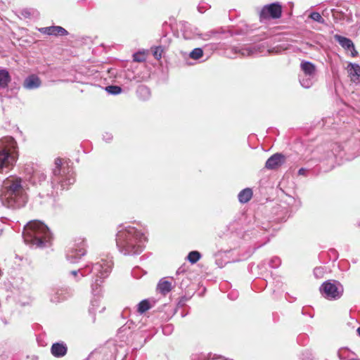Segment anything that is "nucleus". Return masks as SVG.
<instances>
[{
    "label": "nucleus",
    "mask_w": 360,
    "mask_h": 360,
    "mask_svg": "<svg viewBox=\"0 0 360 360\" xmlns=\"http://www.w3.org/2000/svg\"><path fill=\"white\" fill-rule=\"evenodd\" d=\"M163 307L165 311L166 316H162L161 318L162 319L167 320L174 314V308L169 304H165Z\"/></svg>",
    "instance_id": "nucleus-30"
},
{
    "label": "nucleus",
    "mask_w": 360,
    "mask_h": 360,
    "mask_svg": "<svg viewBox=\"0 0 360 360\" xmlns=\"http://www.w3.org/2000/svg\"><path fill=\"white\" fill-rule=\"evenodd\" d=\"M214 34V32L211 31V32H207L203 34H199L198 36L200 38L202 39L203 40L207 41V40H209Z\"/></svg>",
    "instance_id": "nucleus-41"
},
{
    "label": "nucleus",
    "mask_w": 360,
    "mask_h": 360,
    "mask_svg": "<svg viewBox=\"0 0 360 360\" xmlns=\"http://www.w3.org/2000/svg\"><path fill=\"white\" fill-rule=\"evenodd\" d=\"M156 302L157 301L154 297L143 299L136 305V312L139 315H143L154 307Z\"/></svg>",
    "instance_id": "nucleus-11"
},
{
    "label": "nucleus",
    "mask_w": 360,
    "mask_h": 360,
    "mask_svg": "<svg viewBox=\"0 0 360 360\" xmlns=\"http://www.w3.org/2000/svg\"><path fill=\"white\" fill-rule=\"evenodd\" d=\"M113 262L110 259H101L95 263H88L84 267L78 270H72L69 274L76 282L90 274H93L94 283L91 284L92 292L97 295L100 292L99 287L104 279L110 275Z\"/></svg>",
    "instance_id": "nucleus-3"
},
{
    "label": "nucleus",
    "mask_w": 360,
    "mask_h": 360,
    "mask_svg": "<svg viewBox=\"0 0 360 360\" xmlns=\"http://www.w3.org/2000/svg\"><path fill=\"white\" fill-rule=\"evenodd\" d=\"M341 352H342V350H339V352H338V356H339V357H340V359H342Z\"/></svg>",
    "instance_id": "nucleus-45"
},
{
    "label": "nucleus",
    "mask_w": 360,
    "mask_h": 360,
    "mask_svg": "<svg viewBox=\"0 0 360 360\" xmlns=\"http://www.w3.org/2000/svg\"><path fill=\"white\" fill-rule=\"evenodd\" d=\"M281 264V259L278 257H274L270 261V265L273 268H276Z\"/></svg>",
    "instance_id": "nucleus-39"
},
{
    "label": "nucleus",
    "mask_w": 360,
    "mask_h": 360,
    "mask_svg": "<svg viewBox=\"0 0 360 360\" xmlns=\"http://www.w3.org/2000/svg\"><path fill=\"white\" fill-rule=\"evenodd\" d=\"M172 330V328L171 326H165L162 328V332L164 334L169 335L171 333Z\"/></svg>",
    "instance_id": "nucleus-42"
},
{
    "label": "nucleus",
    "mask_w": 360,
    "mask_h": 360,
    "mask_svg": "<svg viewBox=\"0 0 360 360\" xmlns=\"http://www.w3.org/2000/svg\"><path fill=\"white\" fill-rule=\"evenodd\" d=\"M86 254V243L84 238L77 239L66 250V259L76 264Z\"/></svg>",
    "instance_id": "nucleus-7"
},
{
    "label": "nucleus",
    "mask_w": 360,
    "mask_h": 360,
    "mask_svg": "<svg viewBox=\"0 0 360 360\" xmlns=\"http://www.w3.org/2000/svg\"><path fill=\"white\" fill-rule=\"evenodd\" d=\"M335 39L345 49L348 51H354V45L351 39L349 38L335 34L334 36Z\"/></svg>",
    "instance_id": "nucleus-19"
},
{
    "label": "nucleus",
    "mask_w": 360,
    "mask_h": 360,
    "mask_svg": "<svg viewBox=\"0 0 360 360\" xmlns=\"http://www.w3.org/2000/svg\"><path fill=\"white\" fill-rule=\"evenodd\" d=\"M131 331H130V327L128 326L127 324L122 326L121 328H119L118 330V332H117V335H120V338H122V333H124V334H128V333H130Z\"/></svg>",
    "instance_id": "nucleus-34"
},
{
    "label": "nucleus",
    "mask_w": 360,
    "mask_h": 360,
    "mask_svg": "<svg viewBox=\"0 0 360 360\" xmlns=\"http://www.w3.org/2000/svg\"><path fill=\"white\" fill-rule=\"evenodd\" d=\"M300 69L302 74L308 76H314L316 75V68L314 64L311 62L302 60L300 63Z\"/></svg>",
    "instance_id": "nucleus-18"
},
{
    "label": "nucleus",
    "mask_w": 360,
    "mask_h": 360,
    "mask_svg": "<svg viewBox=\"0 0 360 360\" xmlns=\"http://www.w3.org/2000/svg\"><path fill=\"white\" fill-rule=\"evenodd\" d=\"M18 157V144L12 136L0 139V173H8Z\"/></svg>",
    "instance_id": "nucleus-6"
},
{
    "label": "nucleus",
    "mask_w": 360,
    "mask_h": 360,
    "mask_svg": "<svg viewBox=\"0 0 360 360\" xmlns=\"http://www.w3.org/2000/svg\"><path fill=\"white\" fill-rule=\"evenodd\" d=\"M27 195L20 178L13 177L4 183L0 193V202L3 206L11 210H18L25 206Z\"/></svg>",
    "instance_id": "nucleus-4"
},
{
    "label": "nucleus",
    "mask_w": 360,
    "mask_h": 360,
    "mask_svg": "<svg viewBox=\"0 0 360 360\" xmlns=\"http://www.w3.org/2000/svg\"><path fill=\"white\" fill-rule=\"evenodd\" d=\"M131 276L136 279L141 278L142 276V270L139 268L133 269L131 271Z\"/></svg>",
    "instance_id": "nucleus-37"
},
{
    "label": "nucleus",
    "mask_w": 360,
    "mask_h": 360,
    "mask_svg": "<svg viewBox=\"0 0 360 360\" xmlns=\"http://www.w3.org/2000/svg\"><path fill=\"white\" fill-rule=\"evenodd\" d=\"M137 94L143 96V99H147L149 98L150 92L149 88L146 86H140L137 89Z\"/></svg>",
    "instance_id": "nucleus-28"
},
{
    "label": "nucleus",
    "mask_w": 360,
    "mask_h": 360,
    "mask_svg": "<svg viewBox=\"0 0 360 360\" xmlns=\"http://www.w3.org/2000/svg\"><path fill=\"white\" fill-rule=\"evenodd\" d=\"M20 15L25 18H29L32 15V11L30 8H23L20 11Z\"/></svg>",
    "instance_id": "nucleus-38"
},
{
    "label": "nucleus",
    "mask_w": 360,
    "mask_h": 360,
    "mask_svg": "<svg viewBox=\"0 0 360 360\" xmlns=\"http://www.w3.org/2000/svg\"><path fill=\"white\" fill-rule=\"evenodd\" d=\"M22 238L31 247L43 248L51 245L52 233L42 221L33 220L24 226Z\"/></svg>",
    "instance_id": "nucleus-5"
},
{
    "label": "nucleus",
    "mask_w": 360,
    "mask_h": 360,
    "mask_svg": "<svg viewBox=\"0 0 360 360\" xmlns=\"http://www.w3.org/2000/svg\"><path fill=\"white\" fill-rule=\"evenodd\" d=\"M307 170L304 168H300L298 171V174L300 175H304L306 174Z\"/></svg>",
    "instance_id": "nucleus-44"
},
{
    "label": "nucleus",
    "mask_w": 360,
    "mask_h": 360,
    "mask_svg": "<svg viewBox=\"0 0 360 360\" xmlns=\"http://www.w3.org/2000/svg\"><path fill=\"white\" fill-rule=\"evenodd\" d=\"M175 23V19L174 18H170L169 22H165L162 24V28L165 34L163 37L160 39V43L163 44L164 48L166 47L169 44V39L167 38V33L172 31L174 29V25Z\"/></svg>",
    "instance_id": "nucleus-17"
},
{
    "label": "nucleus",
    "mask_w": 360,
    "mask_h": 360,
    "mask_svg": "<svg viewBox=\"0 0 360 360\" xmlns=\"http://www.w3.org/2000/svg\"><path fill=\"white\" fill-rule=\"evenodd\" d=\"M285 162V157L281 153H275L266 162L265 167L268 169H276Z\"/></svg>",
    "instance_id": "nucleus-15"
},
{
    "label": "nucleus",
    "mask_w": 360,
    "mask_h": 360,
    "mask_svg": "<svg viewBox=\"0 0 360 360\" xmlns=\"http://www.w3.org/2000/svg\"><path fill=\"white\" fill-rule=\"evenodd\" d=\"M133 60L135 62H143L146 60L144 52H136L133 54Z\"/></svg>",
    "instance_id": "nucleus-33"
},
{
    "label": "nucleus",
    "mask_w": 360,
    "mask_h": 360,
    "mask_svg": "<svg viewBox=\"0 0 360 360\" xmlns=\"http://www.w3.org/2000/svg\"><path fill=\"white\" fill-rule=\"evenodd\" d=\"M105 309V307H102L100 310H99V312H102L103 311V310Z\"/></svg>",
    "instance_id": "nucleus-47"
},
{
    "label": "nucleus",
    "mask_w": 360,
    "mask_h": 360,
    "mask_svg": "<svg viewBox=\"0 0 360 360\" xmlns=\"http://www.w3.org/2000/svg\"><path fill=\"white\" fill-rule=\"evenodd\" d=\"M151 51L155 59H158V46H153L151 47Z\"/></svg>",
    "instance_id": "nucleus-43"
},
{
    "label": "nucleus",
    "mask_w": 360,
    "mask_h": 360,
    "mask_svg": "<svg viewBox=\"0 0 360 360\" xmlns=\"http://www.w3.org/2000/svg\"><path fill=\"white\" fill-rule=\"evenodd\" d=\"M105 91L110 95H118L122 92V89L117 85H109L105 86Z\"/></svg>",
    "instance_id": "nucleus-27"
},
{
    "label": "nucleus",
    "mask_w": 360,
    "mask_h": 360,
    "mask_svg": "<svg viewBox=\"0 0 360 360\" xmlns=\"http://www.w3.org/2000/svg\"><path fill=\"white\" fill-rule=\"evenodd\" d=\"M351 79L353 82H356L360 77V65L356 63H349L347 68Z\"/></svg>",
    "instance_id": "nucleus-20"
},
{
    "label": "nucleus",
    "mask_w": 360,
    "mask_h": 360,
    "mask_svg": "<svg viewBox=\"0 0 360 360\" xmlns=\"http://www.w3.org/2000/svg\"><path fill=\"white\" fill-rule=\"evenodd\" d=\"M309 17L313 20H314L316 22H318L319 23H321V24H325L326 23L325 20L322 18L321 14L319 13H318V12H312L310 14Z\"/></svg>",
    "instance_id": "nucleus-32"
},
{
    "label": "nucleus",
    "mask_w": 360,
    "mask_h": 360,
    "mask_svg": "<svg viewBox=\"0 0 360 360\" xmlns=\"http://www.w3.org/2000/svg\"><path fill=\"white\" fill-rule=\"evenodd\" d=\"M182 32L184 38L186 39H191L199 35V33L197 32V29H193L190 25H185Z\"/></svg>",
    "instance_id": "nucleus-24"
},
{
    "label": "nucleus",
    "mask_w": 360,
    "mask_h": 360,
    "mask_svg": "<svg viewBox=\"0 0 360 360\" xmlns=\"http://www.w3.org/2000/svg\"><path fill=\"white\" fill-rule=\"evenodd\" d=\"M324 274V269L323 267H316L314 269V274L316 278H321Z\"/></svg>",
    "instance_id": "nucleus-36"
},
{
    "label": "nucleus",
    "mask_w": 360,
    "mask_h": 360,
    "mask_svg": "<svg viewBox=\"0 0 360 360\" xmlns=\"http://www.w3.org/2000/svg\"><path fill=\"white\" fill-rule=\"evenodd\" d=\"M358 335L360 336V327H359L356 330Z\"/></svg>",
    "instance_id": "nucleus-46"
},
{
    "label": "nucleus",
    "mask_w": 360,
    "mask_h": 360,
    "mask_svg": "<svg viewBox=\"0 0 360 360\" xmlns=\"http://www.w3.org/2000/svg\"><path fill=\"white\" fill-rule=\"evenodd\" d=\"M210 6L208 4L205 3V2H201L198 4V11L200 13H205L207 10H208L210 8Z\"/></svg>",
    "instance_id": "nucleus-35"
},
{
    "label": "nucleus",
    "mask_w": 360,
    "mask_h": 360,
    "mask_svg": "<svg viewBox=\"0 0 360 360\" xmlns=\"http://www.w3.org/2000/svg\"><path fill=\"white\" fill-rule=\"evenodd\" d=\"M320 292L328 300H338L342 295L343 287L336 281H328L321 285Z\"/></svg>",
    "instance_id": "nucleus-8"
},
{
    "label": "nucleus",
    "mask_w": 360,
    "mask_h": 360,
    "mask_svg": "<svg viewBox=\"0 0 360 360\" xmlns=\"http://www.w3.org/2000/svg\"><path fill=\"white\" fill-rule=\"evenodd\" d=\"M39 32L44 34L53 36H66L68 32L61 26H49L38 29Z\"/></svg>",
    "instance_id": "nucleus-12"
},
{
    "label": "nucleus",
    "mask_w": 360,
    "mask_h": 360,
    "mask_svg": "<svg viewBox=\"0 0 360 360\" xmlns=\"http://www.w3.org/2000/svg\"><path fill=\"white\" fill-rule=\"evenodd\" d=\"M300 84L306 89L311 87L316 80V77L308 76L305 74H300L299 76Z\"/></svg>",
    "instance_id": "nucleus-21"
},
{
    "label": "nucleus",
    "mask_w": 360,
    "mask_h": 360,
    "mask_svg": "<svg viewBox=\"0 0 360 360\" xmlns=\"http://www.w3.org/2000/svg\"><path fill=\"white\" fill-rule=\"evenodd\" d=\"M68 346L64 342H57L52 344L51 353L56 358H61L66 355Z\"/></svg>",
    "instance_id": "nucleus-16"
},
{
    "label": "nucleus",
    "mask_w": 360,
    "mask_h": 360,
    "mask_svg": "<svg viewBox=\"0 0 360 360\" xmlns=\"http://www.w3.org/2000/svg\"><path fill=\"white\" fill-rule=\"evenodd\" d=\"M161 46H162V45H159V46H158L159 51L160 50Z\"/></svg>",
    "instance_id": "nucleus-48"
},
{
    "label": "nucleus",
    "mask_w": 360,
    "mask_h": 360,
    "mask_svg": "<svg viewBox=\"0 0 360 360\" xmlns=\"http://www.w3.org/2000/svg\"><path fill=\"white\" fill-rule=\"evenodd\" d=\"M173 286L172 281L165 279L159 281V291L163 295H166L170 292Z\"/></svg>",
    "instance_id": "nucleus-25"
},
{
    "label": "nucleus",
    "mask_w": 360,
    "mask_h": 360,
    "mask_svg": "<svg viewBox=\"0 0 360 360\" xmlns=\"http://www.w3.org/2000/svg\"><path fill=\"white\" fill-rule=\"evenodd\" d=\"M350 360H359V359H352Z\"/></svg>",
    "instance_id": "nucleus-49"
},
{
    "label": "nucleus",
    "mask_w": 360,
    "mask_h": 360,
    "mask_svg": "<svg viewBox=\"0 0 360 360\" xmlns=\"http://www.w3.org/2000/svg\"><path fill=\"white\" fill-rule=\"evenodd\" d=\"M115 240L121 254L136 256L143 251L148 238L145 229L141 225L120 224L117 227Z\"/></svg>",
    "instance_id": "nucleus-2"
},
{
    "label": "nucleus",
    "mask_w": 360,
    "mask_h": 360,
    "mask_svg": "<svg viewBox=\"0 0 360 360\" xmlns=\"http://www.w3.org/2000/svg\"><path fill=\"white\" fill-rule=\"evenodd\" d=\"M41 86V80L34 74L28 75L23 82L22 86L26 90H34Z\"/></svg>",
    "instance_id": "nucleus-13"
},
{
    "label": "nucleus",
    "mask_w": 360,
    "mask_h": 360,
    "mask_svg": "<svg viewBox=\"0 0 360 360\" xmlns=\"http://www.w3.org/2000/svg\"><path fill=\"white\" fill-rule=\"evenodd\" d=\"M101 285L99 287L100 291H101ZM93 294L94 295V296H97V297H94V299L91 300V304H90V307L89 309V312L90 314L92 315V319H93V321H94L96 312L98 309V307L100 305V299L98 297V295L100 293H98L97 295H95L94 293H93Z\"/></svg>",
    "instance_id": "nucleus-22"
},
{
    "label": "nucleus",
    "mask_w": 360,
    "mask_h": 360,
    "mask_svg": "<svg viewBox=\"0 0 360 360\" xmlns=\"http://www.w3.org/2000/svg\"><path fill=\"white\" fill-rule=\"evenodd\" d=\"M201 257V255L198 251H191L187 256L188 260L191 264H195Z\"/></svg>",
    "instance_id": "nucleus-29"
},
{
    "label": "nucleus",
    "mask_w": 360,
    "mask_h": 360,
    "mask_svg": "<svg viewBox=\"0 0 360 360\" xmlns=\"http://www.w3.org/2000/svg\"><path fill=\"white\" fill-rule=\"evenodd\" d=\"M113 139V136L110 132H105L103 134V140L106 143H110Z\"/></svg>",
    "instance_id": "nucleus-40"
},
{
    "label": "nucleus",
    "mask_w": 360,
    "mask_h": 360,
    "mask_svg": "<svg viewBox=\"0 0 360 360\" xmlns=\"http://www.w3.org/2000/svg\"><path fill=\"white\" fill-rule=\"evenodd\" d=\"M203 55V51L200 48L194 49L190 53V57L193 59L198 60Z\"/></svg>",
    "instance_id": "nucleus-31"
},
{
    "label": "nucleus",
    "mask_w": 360,
    "mask_h": 360,
    "mask_svg": "<svg viewBox=\"0 0 360 360\" xmlns=\"http://www.w3.org/2000/svg\"><path fill=\"white\" fill-rule=\"evenodd\" d=\"M281 6L278 4H271L265 6L260 12V18H278L281 15Z\"/></svg>",
    "instance_id": "nucleus-10"
},
{
    "label": "nucleus",
    "mask_w": 360,
    "mask_h": 360,
    "mask_svg": "<svg viewBox=\"0 0 360 360\" xmlns=\"http://www.w3.org/2000/svg\"><path fill=\"white\" fill-rule=\"evenodd\" d=\"M232 51L234 53H239L242 56H252L260 52V47L259 46H234Z\"/></svg>",
    "instance_id": "nucleus-14"
},
{
    "label": "nucleus",
    "mask_w": 360,
    "mask_h": 360,
    "mask_svg": "<svg viewBox=\"0 0 360 360\" xmlns=\"http://www.w3.org/2000/svg\"><path fill=\"white\" fill-rule=\"evenodd\" d=\"M11 80V77L8 71L6 69L0 70V87L1 89L6 88Z\"/></svg>",
    "instance_id": "nucleus-23"
},
{
    "label": "nucleus",
    "mask_w": 360,
    "mask_h": 360,
    "mask_svg": "<svg viewBox=\"0 0 360 360\" xmlns=\"http://www.w3.org/2000/svg\"><path fill=\"white\" fill-rule=\"evenodd\" d=\"M28 174L27 181L37 189L38 197L40 198H54L63 190L68 189L75 181L73 168L63 163L62 159L59 158L54 161L52 175L49 179L39 169L32 170Z\"/></svg>",
    "instance_id": "nucleus-1"
},
{
    "label": "nucleus",
    "mask_w": 360,
    "mask_h": 360,
    "mask_svg": "<svg viewBox=\"0 0 360 360\" xmlns=\"http://www.w3.org/2000/svg\"><path fill=\"white\" fill-rule=\"evenodd\" d=\"M238 197L241 203H246L252 198V191L249 188H245L238 193Z\"/></svg>",
    "instance_id": "nucleus-26"
},
{
    "label": "nucleus",
    "mask_w": 360,
    "mask_h": 360,
    "mask_svg": "<svg viewBox=\"0 0 360 360\" xmlns=\"http://www.w3.org/2000/svg\"><path fill=\"white\" fill-rule=\"evenodd\" d=\"M50 300L52 302L58 303L67 300L72 295L70 288H54L49 292Z\"/></svg>",
    "instance_id": "nucleus-9"
}]
</instances>
